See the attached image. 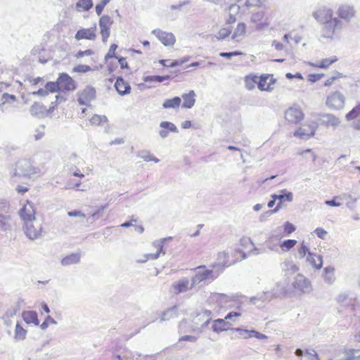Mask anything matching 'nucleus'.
Listing matches in <instances>:
<instances>
[{
  "mask_svg": "<svg viewBox=\"0 0 360 360\" xmlns=\"http://www.w3.org/2000/svg\"><path fill=\"white\" fill-rule=\"evenodd\" d=\"M244 257L243 252L240 250H234L228 252H219L217 255L219 264L224 268L229 267L236 262L240 261Z\"/></svg>",
  "mask_w": 360,
  "mask_h": 360,
  "instance_id": "obj_1",
  "label": "nucleus"
},
{
  "mask_svg": "<svg viewBox=\"0 0 360 360\" xmlns=\"http://www.w3.org/2000/svg\"><path fill=\"white\" fill-rule=\"evenodd\" d=\"M278 84V79L274 74L264 73L259 76L258 89L261 91L272 92Z\"/></svg>",
  "mask_w": 360,
  "mask_h": 360,
  "instance_id": "obj_2",
  "label": "nucleus"
},
{
  "mask_svg": "<svg viewBox=\"0 0 360 360\" xmlns=\"http://www.w3.org/2000/svg\"><path fill=\"white\" fill-rule=\"evenodd\" d=\"M317 124L315 122H306L294 131V136L302 139H309L315 134Z\"/></svg>",
  "mask_w": 360,
  "mask_h": 360,
  "instance_id": "obj_3",
  "label": "nucleus"
},
{
  "mask_svg": "<svg viewBox=\"0 0 360 360\" xmlns=\"http://www.w3.org/2000/svg\"><path fill=\"white\" fill-rule=\"evenodd\" d=\"M23 229L27 237L31 240L39 238L43 232L41 224L37 221L25 222Z\"/></svg>",
  "mask_w": 360,
  "mask_h": 360,
  "instance_id": "obj_4",
  "label": "nucleus"
},
{
  "mask_svg": "<svg viewBox=\"0 0 360 360\" xmlns=\"http://www.w3.org/2000/svg\"><path fill=\"white\" fill-rule=\"evenodd\" d=\"M251 22L259 30L266 29L270 25L269 17L263 11L254 13L251 16Z\"/></svg>",
  "mask_w": 360,
  "mask_h": 360,
  "instance_id": "obj_5",
  "label": "nucleus"
},
{
  "mask_svg": "<svg viewBox=\"0 0 360 360\" xmlns=\"http://www.w3.org/2000/svg\"><path fill=\"white\" fill-rule=\"evenodd\" d=\"M326 105L333 110H340L345 104V97L339 91H334L327 96Z\"/></svg>",
  "mask_w": 360,
  "mask_h": 360,
  "instance_id": "obj_6",
  "label": "nucleus"
},
{
  "mask_svg": "<svg viewBox=\"0 0 360 360\" xmlns=\"http://www.w3.org/2000/svg\"><path fill=\"white\" fill-rule=\"evenodd\" d=\"M113 24V20L110 16L104 15L99 19L100 33L103 42L108 41L110 34V28Z\"/></svg>",
  "mask_w": 360,
  "mask_h": 360,
  "instance_id": "obj_7",
  "label": "nucleus"
},
{
  "mask_svg": "<svg viewBox=\"0 0 360 360\" xmlns=\"http://www.w3.org/2000/svg\"><path fill=\"white\" fill-rule=\"evenodd\" d=\"M19 215L24 223L36 221V210L34 205L27 200L20 210Z\"/></svg>",
  "mask_w": 360,
  "mask_h": 360,
  "instance_id": "obj_8",
  "label": "nucleus"
},
{
  "mask_svg": "<svg viewBox=\"0 0 360 360\" xmlns=\"http://www.w3.org/2000/svg\"><path fill=\"white\" fill-rule=\"evenodd\" d=\"M96 94L94 88L86 86L77 93V101L80 105H89L90 103L96 98Z\"/></svg>",
  "mask_w": 360,
  "mask_h": 360,
  "instance_id": "obj_9",
  "label": "nucleus"
},
{
  "mask_svg": "<svg viewBox=\"0 0 360 360\" xmlns=\"http://www.w3.org/2000/svg\"><path fill=\"white\" fill-rule=\"evenodd\" d=\"M341 29V22L336 18L323 24L322 30L323 36L326 37H333Z\"/></svg>",
  "mask_w": 360,
  "mask_h": 360,
  "instance_id": "obj_10",
  "label": "nucleus"
},
{
  "mask_svg": "<svg viewBox=\"0 0 360 360\" xmlns=\"http://www.w3.org/2000/svg\"><path fill=\"white\" fill-rule=\"evenodd\" d=\"M60 90L74 91L77 85L74 79L67 73H60L57 79Z\"/></svg>",
  "mask_w": 360,
  "mask_h": 360,
  "instance_id": "obj_11",
  "label": "nucleus"
},
{
  "mask_svg": "<svg viewBox=\"0 0 360 360\" xmlns=\"http://www.w3.org/2000/svg\"><path fill=\"white\" fill-rule=\"evenodd\" d=\"M285 120L292 124H297L304 119V113L297 108H289L285 112Z\"/></svg>",
  "mask_w": 360,
  "mask_h": 360,
  "instance_id": "obj_12",
  "label": "nucleus"
},
{
  "mask_svg": "<svg viewBox=\"0 0 360 360\" xmlns=\"http://www.w3.org/2000/svg\"><path fill=\"white\" fill-rule=\"evenodd\" d=\"M117 49V44H111L108 53L105 56V60L107 64L108 69L110 72H114L117 68L116 59L118 56L115 55Z\"/></svg>",
  "mask_w": 360,
  "mask_h": 360,
  "instance_id": "obj_13",
  "label": "nucleus"
},
{
  "mask_svg": "<svg viewBox=\"0 0 360 360\" xmlns=\"http://www.w3.org/2000/svg\"><path fill=\"white\" fill-rule=\"evenodd\" d=\"M97 27L96 25L89 28H81L75 34V38L77 40L87 39L95 40L97 37Z\"/></svg>",
  "mask_w": 360,
  "mask_h": 360,
  "instance_id": "obj_14",
  "label": "nucleus"
},
{
  "mask_svg": "<svg viewBox=\"0 0 360 360\" xmlns=\"http://www.w3.org/2000/svg\"><path fill=\"white\" fill-rule=\"evenodd\" d=\"M152 33L165 46H172L176 41L175 37L170 32L156 29L153 30Z\"/></svg>",
  "mask_w": 360,
  "mask_h": 360,
  "instance_id": "obj_15",
  "label": "nucleus"
},
{
  "mask_svg": "<svg viewBox=\"0 0 360 360\" xmlns=\"http://www.w3.org/2000/svg\"><path fill=\"white\" fill-rule=\"evenodd\" d=\"M333 11L326 7L319 8L313 13L314 18L323 24L333 19Z\"/></svg>",
  "mask_w": 360,
  "mask_h": 360,
  "instance_id": "obj_16",
  "label": "nucleus"
},
{
  "mask_svg": "<svg viewBox=\"0 0 360 360\" xmlns=\"http://www.w3.org/2000/svg\"><path fill=\"white\" fill-rule=\"evenodd\" d=\"M290 39H294L295 42L296 44H297L300 41L301 38L300 37L297 36L296 34L293 35V33L290 32V33L285 34L283 37V40H284L285 44H284L278 41L274 40L272 42V46H274L276 51H283L285 49L286 44H290Z\"/></svg>",
  "mask_w": 360,
  "mask_h": 360,
  "instance_id": "obj_17",
  "label": "nucleus"
},
{
  "mask_svg": "<svg viewBox=\"0 0 360 360\" xmlns=\"http://www.w3.org/2000/svg\"><path fill=\"white\" fill-rule=\"evenodd\" d=\"M165 243V238L153 242L152 246L155 250V252L148 253V255H146V259H156L160 257L161 253L162 255H165L163 248Z\"/></svg>",
  "mask_w": 360,
  "mask_h": 360,
  "instance_id": "obj_18",
  "label": "nucleus"
},
{
  "mask_svg": "<svg viewBox=\"0 0 360 360\" xmlns=\"http://www.w3.org/2000/svg\"><path fill=\"white\" fill-rule=\"evenodd\" d=\"M197 269H202V271H198L195 274L196 280L199 282L207 280H213L217 277L214 275L212 270L205 269V266H200Z\"/></svg>",
  "mask_w": 360,
  "mask_h": 360,
  "instance_id": "obj_19",
  "label": "nucleus"
},
{
  "mask_svg": "<svg viewBox=\"0 0 360 360\" xmlns=\"http://www.w3.org/2000/svg\"><path fill=\"white\" fill-rule=\"evenodd\" d=\"M338 16L345 20H351L355 15V11L352 6L349 5H342L338 10Z\"/></svg>",
  "mask_w": 360,
  "mask_h": 360,
  "instance_id": "obj_20",
  "label": "nucleus"
},
{
  "mask_svg": "<svg viewBox=\"0 0 360 360\" xmlns=\"http://www.w3.org/2000/svg\"><path fill=\"white\" fill-rule=\"evenodd\" d=\"M115 87L120 95L128 94L131 91L129 83L122 77H118L115 83Z\"/></svg>",
  "mask_w": 360,
  "mask_h": 360,
  "instance_id": "obj_21",
  "label": "nucleus"
},
{
  "mask_svg": "<svg viewBox=\"0 0 360 360\" xmlns=\"http://www.w3.org/2000/svg\"><path fill=\"white\" fill-rule=\"evenodd\" d=\"M190 288L189 281L188 279H182L173 283L172 290L173 293L179 294L186 292Z\"/></svg>",
  "mask_w": 360,
  "mask_h": 360,
  "instance_id": "obj_22",
  "label": "nucleus"
},
{
  "mask_svg": "<svg viewBox=\"0 0 360 360\" xmlns=\"http://www.w3.org/2000/svg\"><path fill=\"white\" fill-rule=\"evenodd\" d=\"M338 59L336 56H332L330 58L322 59L321 61L317 63H310L309 65L314 68L326 69L333 63L338 61Z\"/></svg>",
  "mask_w": 360,
  "mask_h": 360,
  "instance_id": "obj_23",
  "label": "nucleus"
},
{
  "mask_svg": "<svg viewBox=\"0 0 360 360\" xmlns=\"http://www.w3.org/2000/svg\"><path fill=\"white\" fill-rule=\"evenodd\" d=\"M295 354L297 356H301L300 360H319L316 352L314 349H306L304 352L297 349Z\"/></svg>",
  "mask_w": 360,
  "mask_h": 360,
  "instance_id": "obj_24",
  "label": "nucleus"
},
{
  "mask_svg": "<svg viewBox=\"0 0 360 360\" xmlns=\"http://www.w3.org/2000/svg\"><path fill=\"white\" fill-rule=\"evenodd\" d=\"M258 79L259 76L254 74H249L245 76V87L249 91L255 89L256 86L258 88Z\"/></svg>",
  "mask_w": 360,
  "mask_h": 360,
  "instance_id": "obj_25",
  "label": "nucleus"
},
{
  "mask_svg": "<svg viewBox=\"0 0 360 360\" xmlns=\"http://www.w3.org/2000/svg\"><path fill=\"white\" fill-rule=\"evenodd\" d=\"M195 93L193 90H191L187 94L182 95L183 104L182 108H191L195 103Z\"/></svg>",
  "mask_w": 360,
  "mask_h": 360,
  "instance_id": "obj_26",
  "label": "nucleus"
},
{
  "mask_svg": "<svg viewBox=\"0 0 360 360\" xmlns=\"http://www.w3.org/2000/svg\"><path fill=\"white\" fill-rule=\"evenodd\" d=\"M160 127L162 129L160 131V135L162 138H165L168 136L169 132H177L178 129L176 127L172 122H162L160 123Z\"/></svg>",
  "mask_w": 360,
  "mask_h": 360,
  "instance_id": "obj_27",
  "label": "nucleus"
},
{
  "mask_svg": "<svg viewBox=\"0 0 360 360\" xmlns=\"http://www.w3.org/2000/svg\"><path fill=\"white\" fill-rule=\"evenodd\" d=\"M246 31L247 26L245 23L243 22H238L232 34V39L238 41L240 38L245 35Z\"/></svg>",
  "mask_w": 360,
  "mask_h": 360,
  "instance_id": "obj_28",
  "label": "nucleus"
},
{
  "mask_svg": "<svg viewBox=\"0 0 360 360\" xmlns=\"http://www.w3.org/2000/svg\"><path fill=\"white\" fill-rule=\"evenodd\" d=\"M226 319H218L213 321L212 328L217 333L227 330L230 328V324L225 321Z\"/></svg>",
  "mask_w": 360,
  "mask_h": 360,
  "instance_id": "obj_29",
  "label": "nucleus"
},
{
  "mask_svg": "<svg viewBox=\"0 0 360 360\" xmlns=\"http://www.w3.org/2000/svg\"><path fill=\"white\" fill-rule=\"evenodd\" d=\"M22 316L23 320L27 323H34V325L38 326L39 324V321L38 320V316L36 311H25L22 314Z\"/></svg>",
  "mask_w": 360,
  "mask_h": 360,
  "instance_id": "obj_30",
  "label": "nucleus"
},
{
  "mask_svg": "<svg viewBox=\"0 0 360 360\" xmlns=\"http://www.w3.org/2000/svg\"><path fill=\"white\" fill-rule=\"evenodd\" d=\"M307 261L312 267L319 269L321 268L323 262L322 257L320 255L309 252L307 256Z\"/></svg>",
  "mask_w": 360,
  "mask_h": 360,
  "instance_id": "obj_31",
  "label": "nucleus"
},
{
  "mask_svg": "<svg viewBox=\"0 0 360 360\" xmlns=\"http://www.w3.org/2000/svg\"><path fill=\"white\" fill-rule=\"evenodd\" d=\"M359 358V350L354 349H347L343 352V357L340 360H356Z\"/></svg>",
  "mask_w": 360,
  "mask_h": 360,
  "instance_id": "obj_32",
  "label": "nucleus"
},
{
  "mask_svg": "<svg viewBox=\"0 0 360 360\" xmlns=\"http://www.w3.org/2000/svg\"><path fill=\"white\" fill-rule=\"evenodd\" d=\"M80 260V255L77 253L70 254L61 260V264L63 266H68L77 264Z\"/></svg>",
  "mask_w": 360,
  "mask_h": 360,
  "instance_id": "obj_33",
  "label": "nucleus"
},
{
  "mask_svg": "<svg viewBox=\"0 0 360 360\" xmlns=\"http://www.w3.org/2000/svg\"><path fill=\"white\" fill-rule=\"evenodd\" d=\"M181 103V99L179 96H175L172 98L167 99L162 104L165 108H178Z\"/></svg>",
  "mask_w": 360,
  "mask_h": 360,
  "instance_id": "obj_34",
  "label": "nucleus"
},
{
  "mask_svg": "<svg viewBox=\"0 0 360 360\" xmlns=\"http://www.w3.org/2000/svg\"><path fill=\"white\" fill-rule=\"evenodd\" d=\"M27 335V330H25L20 323H17L15 328L14 338L16 340H23Z\"/></svg>",
  "mask_w": 360,
  "mask_h": 360,
  "instance_id": "obj_35",
  "label": "nucleus"
},
{
  "mask_svg": "<svg viewBox=\"0 0 360 360\" xmlns=\"http://www.w3.org/2000/svg\"><path fill=\"white\" fill-rule=\"evenodd\" d=\"M187 61V60H168V59H162L160 60L159 63L164 67L167 68H174L179 65H183L184 62Z\"/></svg>",
  "mask_w": 360,
  "mask_h": 360,
  "instance_id": "obj_36",
  "label": "nucleus"
},
{
  "mask_svg": "<svg viewBox=\"0 0 360 360\" xmlns=\"http://www.w3.org/2000/svg\"><path fill=\"white\" fill-rule=\"evenodd\" d=\"M108 119L105 115H94L89 120L93 126H100L107 122Z\"/></svg>",
  "mask_w": 360,
  "mask_h": 360,
  "instance_id": "obj_37",
  "label": "nucleus"
},
{
  "mask_svg": "<svg viewBox=\"0 0 360 360\" xmlns=\"http://www.w3.org/2000/svg\"><path fill=\"white\" fill-rule=\"evenodd\" d=\"M229 11H231L233 9H236V13H230L229 15V17L226 18V23L227 25H232L233 23L236 22V13L238 12L239 9H240V7L236 4H231L229 8Z\"/></svg>",
  "mask_w": 360,
  "mask_h": 360,
  "instance_id": "obj_38",
  "label": "nucleus"
},
{
  "mask_svg": "<svg viewBox=\"0 0 360 360\" xmlns=\"http://www.w3.org/2000/svg\"><path fill=\"white\" fill-rule=\"evenodd\" d=\"M232 32V27H224L219 29L216 37L219 40H223L228 37Z\"/></svg>",
  "mask_w": 360,
  "mask_h": 360,
  "instance_id": "obj_39",
  "label": "nucleus"
},
{
  "mask_svg": "<svg viewBox=\"0 0 360 360\" xmlns=\"http://www.w3.org/2000/svg\"><path fill=\"white\" fill-rule=\"evenodd\" d=\"M236 330L240 332V333L247 334L248 338L255 337L257 339H264L266 338L265 335L255 330H243L240 328H236Z\"/></svg>",
  "mask_w": 360,
  "mask_h": 360,
  "instance_id": "obj_40",
  "label": "nucleus"
},
{
  "mask_svg": "<svg viewBox=\"0 0 360 360\" xmlns=\"http://www.w3.org/2000/svg\"><path fill=\"white\" fill-rule=\"evenodd\" d=\"M297 243V242L296 240L288 239V240H284L280 245V248L282 251L287 252V251L290 250V249H292L293 247H295Z\"/></svg>",
  "mask_w": 360,
  "mask_h": 360,
  "instance_id": "obj_41",
  "label": "nucleus"
},
{
  "mask_svg": "<svg viewBox=\"0 0 360 360\" xmlns=\"http://www.w3.org/2000/svg\"><path fill=\"white\" fill-rule=\"evenodd\" d=\"M360 116V103L356 105L345 116L347 120H352Z\"/></svg>",
  "mask_w": 360,
  "mask_h": 360,
  "instance_id": "obj_42",
  "label": "nucleus"
},
{
  "mask_svg": "<svg viewBox=\"0 0 360 360\" xmlns=\"http://www.w3.org/2000/svg\"><path fill=\"white\" fill-rule=\"evenodd\" d=\"M93 6L91 0H79L76 4L77 9L83 11H89Z\"/></svg>",
  "mask_w": 360,
  "mask_h": 360,
  "instance_id": "obj_43",
  "label": "nucleus"
},
{
  "mask_svg": "<svg viewBox=\"0 0 360 360\" xmlns=\"http://www.w3.org/2000/svg\"><path fill=\"white\" fill-rule=\"evenodd\" d=\"M46 110V108L38 103H34L30 108L31 113L34 115L44 113Z\"/></svg>",
  "mask_w": 360,
  "mask_h": 360,
  "instance_id": "obj_44",
  "label": "nucleus"
},
{
  "mask_svg": "<svg viewBox=\"0 0 360 360\" xmlns=\"http://www.w3.org/2000/svg\"><path fill=\"white\" fill-rule=\"evenodd\" d=\"M45 89L48 91V94L54 93L60 91L58 80L56 82H49L45 84Z\"/></svg>",
  "mask_w": 360,
  "mask_h": 360,
  "instance_id": "obj_45",
  "label": "nucleus"
},
{
  "mask_svg": "<svg viewBox=\"0 0 360 360\" xmlns=\"http://www.w3.org/2000/svg\"><path fill=\"white\" fill-rule=\"evenodd\" d=\"M343 77V75L342 73H340V72H338L336 74V75L335 76H332L330 77H329L328 79H327L325 82H324V86H330L331 85H333L335 82L340 78H342Z\"/></svg>",
  "mask_w": 360,
  "mask_h": 360,
  "instance_id": "obj_46",
  "label": "nucleus"
},
{
  "mask_svg": "<svg viewBox=\"0 0 360 360\" xmlns=\"http://www.w3.org/2000/svg\"><path fill=\"white\" fill-rule=\"evenodd\" d=\"M91 70V67L87 65H78L73 68V72L85 73Z\"/></svg>",
  "mask_w": 360,
  "mask_h": 360,
  "instance_id": "obj_47",
  "label": "nucleus"
},
{
  "mask_svg": "<svg viewBox=\"0 0 360 360\" xmlns=\"http://www.w3.org/2000/svg\"><path fill=\"white\" fill-rule=\"evenodd\" d=\"M324 77L323 73H313L307 76V79L311 83H315Z\"/></svg>",
  "mask_w": 360,
  "mask_h": 360,
  "instance_id": "obj_48",
  "label": "nucleus"
},
{
  "mask_svg": "<svg viewBox=\"0 0 360 360\" xmlns=\"http://www.w3.org/2000/svg\"><path fill=\"white\" fill-rule=\"evenodd\" d=\"M116 62H117V63L119 64L121 69H122V70H124V69L129 70V66L128 65L127 58L118 56L117 58L116 59Z\"/></svg>",
  "mask_w": 360,
  "mask_h": 360,
  "instance_id": "obj_49",
  "label": "nucleus"
},
{
  "mask_svg": "<svg viewBox=\"0 0 360 360\" xmlns=\"http://www.w3.org/2000/svg\"><path fill=\"white\" fill-rule=\"evenodd\" d=\"M283 229L285 235H290L295 231V227L290 222H285L283 226Z\"/></svg>",
  "mask_w": 360,
  "mask_h": 360,
  "instance_id": "obj_50",
  "label": "nucleus"
},
{
  "mask_svg": "<svg viewBox=\"0 0 360 360\" xmlns=\"http://www.w3.org/2000/svg\"><path fill=\"white\" fill-rule=\"evenodd\" d=\"M169 79H170L169 75H165V76L155 75V76H151L150 77V81L155 82H162L163 81L168 80Z\"/></svg>",
  "mask_w": 360,
  "mask_h": 360,
  "instance_id": "obj_51",
  "label": "nucleus"
},
{
  "mask_svg": "<svg viewBox=\"0 0 360 360\" xmlns=\"http://www.w3.org/2000/svg\"><path fill=\"white\" fill-rule=\"evenodd\" d=\"M94 54V51L91 49H87V50H85V51H79L75 56L77 58H83L84 56H91Z\"/></svg>",
  "mask_w": 360,
  "mask_h": 360,
  "instance_id": "obj_52",
  "label": "nucleus"
},
{
  "mask_svg": "<svg viewBox=\"0 0 360 360\" xmlns=\"http://www.w3.org/2000/svg\"><path fill=\"white\" fill-rule=\"evenodd\" d=\"M110 0H103L101 4H97L96 6V12L98 15H100L102 13L103 10L105 6L107 4V3Z\"/></svg>",
  "mask_w": 360,
  "mask_h": 360,
  "instance_id": "obj_53",
  "label": "nucleus"
},
{
  "mask_svg": "<svg viewBox=\"0 0 360 360\" xmlns=\"http://www.w3.org/2000/svg\"><path fill=\"white\" fill-rule=\"evenodd\" d=\"M308 252V248L304 244V242H302L300 245V247L298 249V253L300 255L301 257H304Z\"/></svg>",
  "mask_w": 360,
  "mask_h": 360,
  "instance_id": "obj_54",
  "label": "nucleus"
},
{
  "mask_svg": "<svg viewBox=\"0 0 360 360\" xmlns=\"http://www.w3.org/2000/svg\"><path fill=\"white\" fill-rule=\"evenodd\" d=\"M338 199H340V198L338 196H335L333 198V200H326L325 203L329 206L339 207L342 205V203L340 202L336 201Z\"/></svg>",
  "mask_w": 360,
  "mask_h": 360,
  "instance_id": "obj_55",
  "label": "nucleus"
},
{
  "mask_svg": "<svg viewBox=\"0 0 360 360\" xmlns=\"http://www.w3.org/2000/svg\"><path fill=\"white\" fill-rule=\"evenodd\" d=\"M277 200H279L281 202L283 200L291 201L292 200V194L291 193H288L285 195H277Z\"/></svg>",
  "mask_w": 360,
  "mask_h": 360,
  "instance_id": "obj_56",
  "label": "nucleus"
},
{
  "mask_svg": "<svg viewBox=\"0 0 360 360\" xmlns=\"http://www.w3.org/2000/svg\"><path fill=\"white\" fill-rule=\"evenodd\" d=\"M241 53L239 52V51H233V52H222V53H220L219 56H221V57H224V58H230L231 56H238V55H240Z\"/></svg>",
  "mask_w": 360,
  "mask_h": 360,
  "instance_id": "obj_57",
  "label": "nucleus"
},
{
  "mask_svg": "<svg viewBox=\"0 0 360 360\" xmlns=\"http://www.w3.org/2000/svg\"><path fill=\"white\" fill-rule=\"evenodd\" d=\"M68 214L69 217H79L83 218L86 217L84 214L78 210L68 212Z\"/></svg>",
  "mask_w": 360,
  "mask_h": 360,
  "instance_id": "obj_58",
  "label": "nucleus"
},
{
  "mask_svg": "<svg viewBox=\"0 0 360 360\" xmlns=\"http://www.w3.org/2000/svg\"><path fill=\"white\" fill-rule=\"evenodd\" d=\"M16 191L19 194L23 195L29 191V187L25 186L19 185L16 188Z\"/></svg>",
  "mask_w": 360,
  "mask_h": 360,
  "instance_id": "obj_59",
  "label": "nucleus"
},
{
  "mask_svg": "<svg viewBox=\"0 0 360 360\" xmlns=\"http://www.w3.org/2000/svg\"><path fill=\"white\" fill-rule=\"evenodd\" d=\"M137 222L136 219L131 218L130 221L124 222L121 224V227L127 228L131 226H135V224Z\"/></svg>",
  "mask_w": 360,
  "mask_h": 360,
  "instance_id": "obj_60",
  "label": "nucleus"
},
{
  "mask_svg": "<svg viewBox=\"0 0 360 360\" xmlns=\"http://www.w3.org/2000/svg\"><path fill=\"white\" fill-rule=\"evenodd\" d=\"M165 314V315L168 314L169 316H177V307L174 306V307L167 309Z\"/></svg>",
  "mask_w": 360,
  "mask_h": 360,
  "instance_id": "obj_61",
  "label": "nucleus"
},
{
  "mask_svg": "<svg viewBox=\"0 0 360 360\" xmlns=\"http://www.w3.org/2000/svg\"><path fill=\"white\" fill-rule=\"evenodd\" d=\"M285 77L288 79L297 78L299 79H303V76L300 72H297L295 75H292V73L288 72V73H286Z\"/></svg>",
  "mask_w": 360,
  "mask_h": 360,
  "instance_id": "obj_62",
  "label": "nucleus"
},
{
  "mask_svg": "<svg viewBox=\"0 0 360 360\" xmlns=\"http://www.w3.org/2000/svg\"><path fill=\"white\" fill-rule=\"evenodd\" d=\"M33 95H39L41 96L45 97L49 95L48 91L46 89H40L37 91H34L32 93Z\"/></svg>",
  "mask_w": 360,
  "mask_h": 360,
  "instance_id": "obj_63",
  "label": "nucleus"
},
{
  "mask_svg": "<svg viewBox=\"0 0 360 360\" xmlns=\"http://www.w3.org/2000/svg\"><path fill=\"white\" fill-rule=\"evenodd\" d=\"M315 232L320 238H324L327 233L326 231L322 228L316 229Z\"/></svg>",
  "mask_w": 360,
  "mask_h": 360,
  "instance_id": "obj_64",
  "label": "nucleus"
}]
</instances>
